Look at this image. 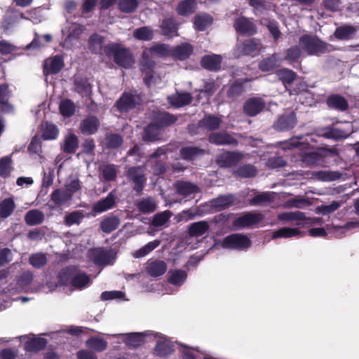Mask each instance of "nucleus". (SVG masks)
<instances>
[{"label": "nucleus", "instance_id": "f257e3e1", "mask_svg": "<svg viewBox=\"0 0 359 359\" xmlns=\"http://www.w3.org/2000/svg\"><path fill=\"white\" fill-rule=\"evenodd\" d=\"M316 140L313 135H306L305 136L297 137L285 141L282 143L283 149H291L292 148L300 147L302 153V161L308 164L317 163L323 156H325L327 152L332 153L331 150L327 151L323 149L315 150L314 145L312 144Z\"/></svg>", "mask_w": 359, "mask_h": 359}, {"label": "nucleus", "instance_id": "f03ea898", "mask_svg": "<svg viewBox=\"0 0 359 359\" xmlns=\"http://www.w3.org/2000/svg\"><path fill=\"white\" fill-rule=\"evenodd\" d=\"M172 52V49H170V47L165 44H156L150 48L144 50L141 60V66L143 71L149 70L146 73V76L144 79V83L147 86L151 84L152 74L151 70L155 65L151 57H165L171 55Z\"/></svg>", "mask_w": 359, "mask_h": 359}, {"label": "nucleus", "instance_id": "7ed1b4c3", "mask_svg": "<svg viewBox=\"0 0 359 359\" xmlns=\"http://www.w3.org/2000/svg\"><path fill=\"white\" fill-rule=\"evenodd\" d=\"M59 282L62 285L70 284L76 289H83L89 285V276L82 272H76V269L70 267L62 270L58 276Z\"/></svg>", "mask_w": 359, "mask_h": 359}, {"label": "nucleus", "instance_id": "20e7f679", "mask_svg": "<svg viewBox=\"0 0 359 359\" xmlns=\"http://www.w3.org/2000/svg\"><path fill=\"white\" fill-rule=\"evenodd\" d=\"M104 53L109 57H113L117 65L124 68L130 67L134 63L133 57L128 48L118 43H109L104 48Z\"/></svg>", "mask_w": 359, "mask_h": 359}, {"label": "nucleus", "instance_id": "39448f33", "mask_svg": "<svg viewBox=\"0 0 359 359\" xmlns=\"http://www.w3.org/2000/svg\"><path fill=\"white\" fill-rule=\"evenodd\" d=\"M299 43L309 55L320 56L332 50V46L330 44L311 35L302 36L299 39Z\"/></svg>", "mask_w": 359, "mask_h": 359}, {"label": "nucleus", "instance_id": "423d86ee", "mask_svg": "<svg viewBox=\"0 0 359 359\" xmlns=\"http://www.w3.org/2000/svg\"><path fill=\"white\" fill-rule=\"evenodd\" d=\"M151 337L156 338V344L154 348V354L156 356L167 357L174 351V344L169 337L158 332H152Z\"/></svg>", "mask_w": 359, "mask_h": 359}, {"label": "nucleus", "instance_id": "0eeeda50", "mask_svg": "<svg viewBox=\"0 0 359 359\" xmlns=\"http://www.w3.org/2000/svg\"><path fill=\"white\" fill-rule=\"evenodd\" d=\"M251 245L250 238L243 234L233 233L225 237L222 241L223 248L245 250Z\"/></svg>", "mask_w": 359, "mask_h": 359}, {"label": "nucleus", "instance_id": "6e6552de", "mask_svg": "<svg viewBox=\"0 0 359 359\" xmlns=\"http://www.w3.org/2000/svg\"><path fill=\"white\" fill-rule=\"evenodd\" d=\"M83 31V27L76 23L67 22L62 32L65 36L63 45L70 48L78 41L79 36Z\"/></svg>", "mask_w": 359, "mask_h": 359}, {"label": "nucleus", "instance_id": "1a4fd4ad", "mask_svg": "<svg viewBox=\"0 0 359 359\" xmlns=\"http://www.w3.org/2000/svg\"><path fill=\"white\" fill-rule=\"evenodd\" d=\"M353 130L352 125L350 123H344L341 127H328L325 128L322 132L319 133L320 136H323L330 139H343L349 136Z\"/></svg>", "mask_w": 359, "mask_h": 359}, {"label": "nucleus", "instance_id": "9d476101", "mask_svg": "<svg viewBox=\"0 0 359 359\" xmlns=\"http://www.w3.org/2000/svg\"><path fill=\"white\" fill-rule=\"evenodd\" d=\"M89 257L96 264L105 266L113 262L114 253L111 250L96 248L89 252Z\"/></svg>", "mask_w": 359, "mask_h": 359}, {"label": "nucleus", "instance_id": "9b49d317", "mask_svg": "<svg viewBox=\"0 0 359 359\" xmlns=\"http://www.w3.org/2000/svg\"><path fill=\"white\" fill-rule=\"evenodd\" d=\"M141 99L136 93H125L116 102L117 109L120 111H128L140 103Z\"/></svg>", "mask_w": 359, "mask_h": 359}, {"label": "nucleus", "instance_id": "f8f14e48", "mask_svg": "<svg viewBox=\"0 0 359 359\" xmlns=\"http://www.w3.org/2000/svg\"><path fill=\"white\" fill-rule=\"evenodd\" d=\"M151 331H145L143 332L120 334H118V337L125 341L126 345L132 347H137L145 341V337H151Z\"/></svg>", "mask_w": 359, "mask_h": 359}, {"label": "nucleus", "instance_id": "ddd939ff", "mask_svg": "<svg viewBox=\"0 0 359 359\" xmlns=\"http://www.w3.org/2000/svg\"><path fill=\"white\" fill-rule=\"evenodd\" d=\"M263 219V215L259 213L248 212L233 222V226L236 228L248 227L257 224Z\"/></svg>", "mask_w": 359, "mask_h": 359}, {"label": "nucleus", "instance_id": "4468645a", "mask_svg": "<svg viewBox=\"0 0 359 359\" xmlns=\"http://www.w3.org/2000/svg\"><path fill=\"white\" fill-rule=\"evenodd\" d=\"M257 49V43L254 40L248 39L243 42L238 41L234 50L233 55L236 57L252 54Z\"/></svg>", "mask_w": 359, "mask_h": 359}, {"label": "nucleus", "instance_id": "2eb2a0df", "mask_svg": "<svg viewBox=\"0 0 359 359\" xmlns=\"http://www.w3.org/2000/svg\"><path fill=\"white\" fill-rule=\"evenodd\" d=\"M128 177L135 184V189L137 192H140L143 189L146 180L144 169L141 167L130 168L128 171Z\"/></svg>", "mask_w": 359, "mask_h": 359}, {"label": "nucleus", "instance_id": "dca6fc26", "mask_svg": "<svg viewBox=\"0 0 359 359\" xmlns=\"http://www.w3.org/2000/svg\"><path fill=\"white\" fill-rule=\"evenodd\" d=\"M242 158L243 155L241 153L224 152L217 157V163L220 167L228 168L237 163Z\"/></svg>", "mask_w": 359, "mask_h": 359}, {"label": "nucleus", "instance_id": "f3484780", "mask_svg": "<svg viewBox=\"0 0 359 359\" xmlns=\"http://www.w3.org/2000/svg\"><path fill=\"white\" fill-rule=\"evenodd\" d=\"M265 107V103L261 98H250L245 102L243 106L245 113L253 116L260 113Z\"/></svg>", "mask_w": 359, "mask_h": 359}, {"label": "nucleus", "instance_id": "a211bd4d", "mask_svg": "<svg viewBox=\"0 0 359 359\" xmlns=\"http://www.w3.org/2000/svg\"><path fill=\"white\" fill-rule=\"evenodd\" d=\"M63 66L64 62L62 57L60 55H56L45 60L43 72L46 75L48 74H56L60 71Z\"/></svg>", "mask_w": 359, "mask_h": 359}, {"label": "nucleus", "instance_id": "6ab92c4d", "mask_svg": "<svg viewBox=\"0 0 359 359\" xmlns=\"http://www.w3.org/2000/svg\"><path fill=\"white\" fill-rule=\"evenodd\" d=\"M175 187L177 193L185 198H194L195 194L199 191L197 186L188 182H178Z\"/></svg>", "mask_w": 359, "mask_h": 359}, {"label": "nucleus", "instance_id": "aec40b11", "mask_svg": "<svg viewBox=\"0 0 359 359\" xmlns=\"http://www.w3.org/2000/svg\"><path fill=\"white\" fill-rule=\"evenodd\" d=\"M147 273L151 277H158L167 271V264L162 260L150 261L147 263Z\"/></svg>", "mask_w": 359, "mask_h": 359}, {"label": "nucleus", "instance_id": "412c9836", "mask_svg": "<svg viewBox=\"0 0 359 359\" xmlns=\"http://www.w3.org/2000/svg\"><path fill=\"white\" fill-rule=\"evenodd\" d=\"M100 126L98 119L95 116H89L80 123V130L83 134L92 135L97 132Z\"/></svg>", "mask_w": 359, "mask_h": 359}, {"label": "nucleus", "instance_id": "4be33fe9", "mask_svg": "<svg viewBox=\"0 0 359 359\" xmlns=\"http://www.w3.org/2000/svg\"><path fill=\"white\" fill-rule=\"evenodd\" d=\"M115 198L114 194L111 192L105 198L99 201L93 205V211L101 213L111 209L115 203Z\"/></svg>", "mask_w": 359, "mask_h": 359}, {"label": "nucleus", "instance_id": "5701e85b", "mask_svg": "<svg viewBox=\"0 0 359 359\" xmlns=\"http://www.w3.org/2000/svg\"><path fill=\"white\" fill-rule=\"evenodd\" d=\"M297 123L295 114L294 112H290L288 114L280 116L276 123V127L278 130H285L293 128Z\"/></svg>", "mask_w": 359, "mask_h": 359}, {"label": "nucleus", "instance_id": "b1692460", "mask_svg": "<svg viewBox=\"0 0 359 359\" xmlns=\"http://www.w3.org/2000/svg\"><path fill=\"white\" fill-rule=\"evenodd\" d=\"M168 282L175 286L182 285L187 280V273L182 269H173L168 272Z\"/></svg>", "mask_w": 359, "mask_h": 359}, {"label": "nucleus", "instance_id": "393cba45", "mask_svg": "<svg viewBox=\"0 0 359 359\" xmlns=\"http://www.w3.org/2000/svg\"><path fill=\"white\" fill-rule=\"evenodd\" d=\"M33 280V275L30 271H24L22 272L17 279V283L15 290H24V291H29L31 290V283Z\"/></svg>", "mask_w": 359, "mask_h": 359}, {"label": "nucleus", "instance_id": "a878e982", "mask_svg": "<svg viewBox=\"0 0 359 359\" xmlns=\"http://www.w3.org/2000/svg\"><path fill=\"white\" fill-rule=\"evenodd\" d=\"M10 90L7 84L0 85V109L3 112L8 113L13 111V107L8 103Z\"/></svg>", "mask_w": 359, "mask_h": 359}, {"label": "nucleus", "instance_id": "bb28decb", "mask_svg": "<svg viewBox=\"0 0 359 359\" xmlns=\"http://www.w3.org/2000/svg\"><path fill=\"white\" fill-rule=\"evenodd\" d=\"M222 57L219 55H205L201 59V65L208 69L215 71L219 69Z\"/></svg>", "mask_w": 359, "mask_h": 359}, {"label": "nucleus", "instance_id": "cd10ccee", "mask_svg": "<svg viewBox=\"0 0 359 359\" xmlns=\"http://www.w3.org/2000/svg\"><path fill=\"white\" fill-rule=\"evenodd\" d=\"M170 104L175 107H181L188 104L191 100V96L188 93H177L176 94L168 97Z\"/></svg>", "mask_w": 359, "mask_h": 359}, {"label": "nucleus", "instance_id": "c85d7f7f", "mask_svg": "<svg viewBox=\"0 0 359 359\" xmlns=\"http://www.w3.org/2000/svg\"><path fill=\"white\" fill-rule=\"evenodd\" d=\"M79 147V140L76 135L69 133L64 138V143L62 149L68 154L74 153Z\"/></svg>", "mask_w": 359, "mask_h": 359}, {"label": "nucleus", "instance_id": "c756f323", "mask_svg": "<svg viewBox=\"0 0 359 359\" xmlns=\"http://www.w3.org/2000/svg\"><path fill=\"white\" fill-rule=\"evenodd\" d=\"M235 27L237 32L243 34H252L255 32L253 23L245 18H239L236 20Z\"/></svg>", "mask_w": 359, "mask_h": 359}, {"label": "nucleus", "instance_id": "7c9ffc66", "mask_svg": "<svg viewBox=\"0 0 359 359\" xmlns=\"http://www.w3.org/2000/svg\"><path fill=\"white\" fill-rule=\"evenodd\" d=\"M210 229V225L206 221H201L191 224L189 228V233L191 236H201L205 234Z\"/></svg>", "mask_w": 359, "mask_h": 359}, {"label": "nucleus", "instance_id": "2f4dec72", "mask_svg": "<svg viewBox=\"0 0 359 359\" xmlns=\"http://www.w3.org/2000/svg\"><path fill=\"white\" fill-rule=\"evenodd\" d=\"M300 234V231L297 228L283 227L272 233L271 238H289L297 236Z\"/></svg>", "mask_w": 359, "mask_h": 359}, {"label": "nucleus", "instance_id": "473e14b6", "mask_svg": "<svg viewBox=\"0 0 359 359\" xmlns=\"http://www.w3.org/2000/svg\"><path fill=\"white\" fill-rule=\"evenodd\" d=\"M234 200V196L233 195L229 194L219 196L217 198L211 201L210 203L212 207L216 208L218 210H223L231 205Z\"/></svg>", "mask_w": 359, "mask_h": 359}, {"label": "nucleus", "instance_id": "72a5a7b5", "mask_svg": "<svg viewBox=\"0 0 359 359\" xmlns=\"http://www.w3.org/2000/svg\"><path fill=\"white\" fill-rule=\"evenodd\" d=\"M192 51V46L187 43H184L172 49V55L182 60L187 58L191 54Z\"/></svg>", "mask_w": 359, "mask_h": 359}, {"label": "nucleus", "instance_id": "f704fd0d", "mask_svg": "<svg viewBox=\"0 0 359 359\" xmlns=\"http://www.w3.org/2000/svg\"><path fill=\"white\" fill-rule=\"evenodd\" d=\"M357 32V28L351 25H344L338 27L334 32L336 38L341 40L351 39Z\"/></svg>", "mask_w": 359, "mask_h": 359}, {"label": "nucleus", "instance_id": "c9c22d12", "mask_svg": "<svg viewBox=\"0 0 359 359\" xmlns=\"http://www.w3.org/2000/svg\"><path fill=\"white\" fill-rule=\"evenodd\" d=\"M205 151L196 147H185L180 149V154L183 159L194 160L203 155Z\"/></svg>", "mask_w": 359, "mask_h": 359}, {"label": "nucleus", "instance_id": "e433bc0d", "mask_svg": "<svg viewBox=\"0 0 359 359\" xmlns=\"http://www.w3.org/2000/svg\"><path fill=\"white\" fill-rule=\"evenodd\" d=\"M46 345V339L41 337L29 339L25 344V349L30 352H36L43 349Z\"/></svg>", "mask_w": 359, "mask_h": 359}, {"label": "nucleus", "instance_id": "4c0bfd02", "mask_svg": "<svg viewBox=\"0 0 359 359\" xmlns=\"http://www.w3.org/2000/svg\"><path fill=\"white\" fill-rule=\"evenodd\" d=\"M44 219V214L39 210L28 211L25 216V221L28 225H36L41 224Z\"/></svg>", "mask_w": 359, "mask_h": 359}, {"label": "nucleus", "instance_id": "58836bf2", "mask_svg": "<svg viewBox=\"0 0 359 359\" xmlns=\"http://www.w3.org/2000/svg\"><path fill=\"white\" fill-rule=\"evenodd\" d=\"M196 6V1L195 0H184L179 3L177 11L180 15H188L194 12Z\"/></svg>", "mask_w": 359, "mask_h": 359}, {"label": "nucleus", "instance_id": "ea45409f", "mask_svg": "<svg viewBox=\"0 0 359 359\" xmlns=\"http://www.w3.org/2000/svg\"><path fill=\"white\" fill-rule=\"evenodd\" d=\"M209 140L215 144H232L236 142L235 139L226 133H212Z\"/></svg>", "mask_w": 359, "mask_h": 359}, {"label": "nucleus", "instance_id": "a19ab883", "mask_svg": "<svg viewBox=\"0 0 359 359\" xmlns=\"http://www.w3.org/2000/svg\"><path fill=\"white\" fill-rule=\"evenodd\" d=\"M161 128L156 124H150L144 129L143 139L145 141L153 142L158 140Z\"/></svg>", "mask_w": 359, "mask_h": 359}, {"label": "nucleus", "instance_id": "79ce46f5", "mask_svg": "<svg viewBox=\"0 0 359 359\" xmlns=\"http://www.w3.org/2000/svg\"><path fill=\"white\" fill-rule=\"evenodd\" d=\"M329 107L344 111L348 107L347 101L341 96L334 95L330 96L327 100Z\"/></svg>", "mask_w": 359, "mask_h": 359}, {"label": "nucleus", "instance_id": "37998d69", "mask_svg": "<svg viewBox=\"0 0 359 359\" xmlns=\"http://www.w3.org/2000/svg\"><path fill=\"white\" fill-rule=\"evenodd\" d=\"M212 18L206 14L196 15L194 18V28L198 31H203L212 24Z\"/></svg>", "mask_w": 359, "mask_h": 359}, {"label": "nucleus", "instance_id": "c03bdc74", "mask_svg": "<svg viewBox=\"0 0 359 359\" xmlns=\"http://www.w3.org/2000/svg\"><path fill=\"white\" fill-rule=\"evenodd\" d=\"M162 32L165 36L177 35V25L174 18L165 19L161 24Z\"/></svg>", "mask_w": 359, "mask_h": 359}, {"label": "nucleus", "instance_id": "a18cd8bd", "mask_svg": "<svg viewBox=\"0 0 359 359\" xmlns=\"http://www.w3.org/2000/svg\"><path fill=\"white\" fill-rule=\"evenodd\" d=\"M15 208L14 201L12 198H8L0 203V216L6 218L10 216Z\"/></svg>", "mask_w": 359, "mask_h": 359}, {"label": "nucleus", "instance_id": "49530a36", "mask_svg": "<svg viewBox=\"0 0 359 359\" xmlns=\"http://www.w3.org/2000/svg\"><path fill=\"white\" fill-rule=\"evenodd\" d=\"M86 345L91 349L95 350V351H103L107 347V342L100 337H90L86 341Z\"/></svg>", "mask_w": 359, "mask_h": 359}, {"label": "nucleus", "instance_id": "de8ad7c7", "mask_svg": "<svg viewBox=\"0 0 359 359\" xmlns=\"http://www.w3.org/2000/svg\"><path fill=\"white\" fill-rule=\"evenodd\" d=\"M58 129L52 123H46L42 126V137L46 140H55L58 136Z\"/></svg>", "mask_w": 359, "mask_h": 359}, {"label": "nucleus", "instance_id": "09e8293b", "mask_svg": "<svg viewBox=\"0 0 359 359\" xmlns=\"http://www.w3.org/2000/svg\"><path fill=\"white\" fill-rule=\"evenodd\" d=\"M51 200L57 205H61L69 200H71L72 196L68 194L65 190H62L57 189L53 191L50 195Z\"/></svg>", "mask_w": 359, "mask_h": 359}, {"label": "nucleus", "instance_id": "8fccbe9b", "mask_svg": "<svg viewBox=\"0 0 359 359\" xmlns=\"http://www.w3.org/2000/svg\"><path fill=\"white\" fill-rule=\"evenodd\" d=\"M160 245V241L158 240L153 241L144 245L140 249L135 251L133 253L134 257L140 258L147 255L149 252L153 251Z\"/></svg>", "mask_w": 359, "mask_h": 359}, {"label": "nucleus", "instance_id": "3c124183", "mask_svg": "<svg viewBox=\"0 0 359 359\" xmlns=\"http://www.w3.org/2000/svg\"><path fill=\"white\" fill-rule=\"evenodd\" d=\"M278 219L280 221H304L306 220V216L304 212L296 211V212H287L280 213L278 215Z\"/></svg>", "mask_w": 359, "mask_h": 359}, {"label": "nucleus", "instance_id": "603ef678", "mask_svg": "<svg viewBox=\"0 0 359 359\" xmlns=\"http://www.w3.org/2000/svg\"><path fill=\"white\" fill-rule=\"evenodd\" d=\"M119 223L120 222L118 217H110L104 219L100 224V226L104 232L110 233L118 227Z\"/></svg>", "mask_w": 359, "mask_h": 359}, {"label": "nucleus", "instance_id": "864d4df0", "mask_svg": "<svg viewBox=\"0 0 359 359\" xmlns=\"http://www.w3.org/2000/svg\"><path fill=\"white\" fill-rule=\"evenodd\" d=\"M103 41L104 38L102 36L97 34H93L89 39V48L92 52L98 53L102 50Z\"/></svg>", "mask_w": 359, "mask_h": 359}, {"label": "nucleus", "instance_id": "5fc2aeb1", "mask_svg": "<svg viewBox=\"0 0 359 359\" xmlns=\"http://www.w3.org/2000/svg\"><path fill=\"white\" fill-rule=\"evenodd\" d=\"M138 209L143 212H151L155 210L156 204L152 198H147L140 200L137 203Z\"/></svg>", "mask_w": 359, "mask_h": 359}, {"label": "nucleus", "instance_id": "6e6d98bb", "mask_svg": "<svg viewBox=\"0 0 359 359\" xmlns=\"http://www.w3.org/2000/svg\"><path fill=\"white\" fill-rule=\"evenodd\" d=\"M133 36L135 39L143 41H148L153 38V30L148 27H142L136 29L133 32Z\"/></svg>", "mask_w": 359, "mask_h": 359}, {"label": "nucleus", "instance_id": "4d7b16f0", "mask_svg": "<svg viewBox=\"0 0 359 359\" xmlns=\"http://www.w3.org/2000/svg\"><path fill=\"white\" fill-rule=\"evenodd\" d=\"M60 111L62 116L69 117L75 111V105L70 100H64L60 104Z\"/></svg>", "mask_w": 359, "mask_h": 359}, {"label": "nucleus", "instance_id": "13d9d810", "mask_svg": "<svg viewBox=\"0 0 359 359\" xmlns=\"http://www.w3.org/2000/svg\"><path fill=\"white\" fill-rule=\"evenodd\" d=\"M103 177L107 181H113L116 179L117 171L115 165L106 164L101 168Z\"/></svg>", "mask_w": 359, "mask_h": 359}, {"label": "nucleus", "instance_id": "bf43d9fd", "mask_svg": "<svg viewBox=\"0 0 359 359\" xmlns=\"http://www.w3.org/2000/svg\"><path fill=\"white\" fill-rule=\"evenodd\" d=\"M280 62V59L277 55L274 54L271 57L263 60L259 64V68L262 71H269L275 67Z\"/></svg>", "mask_w": 359, "mask_h": 359}, {"label": "nucleus", "instance_id": "052dcab7", "mask_svg": "<svg viewBox=\"0 0 359 359\" xmlns=\"http://www.w3.org/2000/svg\"><path fill=\"white\" fill-rule=\"evenodd\" d=\"M220 119L215 116H209L200 121V125L208 130L217 129L220 124Z\"/></svg>", "mask_w": 359, "mask_h": 359}, {"label": "nucleus", "instance_id": "680f3d73", "mask_svg": "<svg viewBox=\"0 0 359 359\" xmlns=\"http://www.w3.org/2000/svg\"><path fill=\"white\" fill-rule=\"evenodd\" d=\"M81 189L80 181L77 178L69 177L65 183V191L71 196Z\"/></svg>", "mask_w": 359, "mask_h": 359}, {"label": "nucleus", "instance_id": "e2e57ef3", "mask_svg": "<svg viewBox=\"0 0 359 359\" xmlns=\"http://www.w3.org/2000/svg\"><path fill=\"white\" fill-rule=\"evenodd\" d=\"M313 175L320 180L326 182L335 180L336 179H338L340 176V175L338 172L331 171L316 172L313 174Z\"/></svg>", "mask_w": 359, "mask_h": 359}, {"label": "nucleus", "instance_id": "0e129e2a", "mask_svg": "<svg viewBox=\"0 0 359 359\" xmlns=\"http://www.w3.org/2000/svg\"><path fill=\"white\" fill-rule=\"evenodd\" d=\"M257 170L251 165L241 166L236 171L235 174L242 177H250L256 175Z\"/></svg>", "mask_w": 359, "mask_h": 359}, {"label": "nucleus", "instance_id": "69168bd1", "mask_svg": "<svg viewBox=\"0 0 359 359\" xmlns=\"http://www.w3.org/2000/svg\"><path fill=\"white\" fill-rule=\"evenodd\" d=\"M138 6L137 0H121L119 1V9L124 13L133 12Z\"/></svg>", "mask_w": 359, "mask_h": 359}, {"label": "nucleus", "instance_id": "338daca9", "mask_svg": "<svg viewBox=\"0 0 359 359\" xmlns=\"http://www.w3.org/2000/svg\"><path fill=\"white\" fill-rule=\"evenodd\" d=\"M278 78L283 81V83H290L295 79V74L290 69H280L276 73Z\"/></svg>", "mask_w": 359, "mask_h": 359}, {"label": "nucleus", "instance_id": "774afa93", "mask_svg": "<svg viewBox=\"0 0 359 359\" xmlns=\"http://www.w3.org/2000/svg\"><path fill=\"white\" fill-rule=\"evenodd\" d=\"M182 354L184 359H198L201 355H203L198 349L187 346H182Z\"/></svg>", "mask_w": 359, "mask_h": 359}]
</instances>
